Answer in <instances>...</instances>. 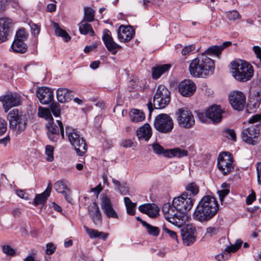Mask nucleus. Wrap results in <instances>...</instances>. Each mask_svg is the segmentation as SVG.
<instances>
[{"label": "nucleus", "mask_w": 261, "mask_h": 261, "mask_svg": "<svg viewBox=\"0 0 261 261\" xmlns=\"http://www.w3.org/2000/svg\"><path fill=\"white\" fill-rule=\"evenodd\" d=\"M218 209V202L214 197L204 196L195 208L194 218L200 222L207 221L216 214Z\"/></svg>", "instance_id": "f257e3e1"}, {"label": "nucleus", "mask_w": 261, "mask_h": 261, "mask_svg": "<svg viewBox=\"0 0 261 261\" xmlns=\"http://www.w3.org/2000/svg\"><path fill=\"white\" fill-rule=\"evenodd\" d=\"M189 69L193 77L205 78L213 74L215 64L212 59L201 54L192 60Z\"/></svg>", "instance_id": "f03ea898"}, {"label": "nucleus", "mask_w": 261, "mask_h": 261, "mask_svg": "<svg viewBox=\"0 0 261 261\" xmlns=\"http://www.w3.org/2000/svg\"><path fill=\"white\" fill-rule=\"evenodd\" d=\"M231 72L233 76L240 82L247 81L253 75V69L251 64L242 60L232 63Z\"/></svg>", "instance_id": "7ed1b4c3"}, {"label": "nucleus", "mask_w": 261, "mask_h": 261, "mask_svg": "<svg viewBox=\"0 0 261 261\" xmlns=\"http://www.w3.org/2000/svg\"><path fill=\"white\" fill-rule=\"evenodd\" d=\"M10 128L21 133L24 132L27 126L28 116L25 113L17 109H14L10 111L8 115Z\"/></svg>", "instance_id": "20e7f679"}, {"label": "nucleus", "mask_w": 261, "mask_h": 261, "mask_svg": "<svg viewBox=\"0 0 261 261\" xmlns=\"http://www.w3.org/2000/svg\"><path fill=\"white\" fill-rule=\"evenodd\" d=\"M65 132L71 145L74 147L76 153L79 155L84 156L87 150L85 140L75 129L69 126L65 127Z\"/></svg>", "instance_id": "39448f33"}, {"label": "nucleus", "mask_w": 261, "mask_h": 261, "mask_svg": "<svg viewBox=\"0 0 261 261\" xmlns=\"http://www.w3.org/2000/svg\"><path fill=\"white\" fill-rule=\"evenodd\" d=\"M195 201L191 195L187 192H184L180 196L175 197L173 200V206L180 214H185L191 210Z\"/></svg>", "instance_id": "423d86ee"}, {"label": "nucleus", "mask_w": 261, "mask_h": 261, "mask_svg": "<svg viewBox=\"0 0 261 261\" xmlns=\"http://www.w3.org/2000/svg\"><path fill=\"white\" fill-rule=\"evenodd\" d=\"M162 211L165 218L169 222L177 227H182L184 223L182 214L176 210L173 202L172 205L169 203L164 204L162 207Z\"/></svg>", "instance_id": "0eeeda50"}, {"label": "nucleus", "mask_w": 261, "mask_h": 261, "mask_svg": "<svg viewBox=\"0 0 261 261\" xmlns=\"http://www.w3.org/2000/svg\"><path fill=\"white\" fill-rule=\"evenodd\" d=\"M154 127L159 132L169 134L174 127V122L172 118L167 114H160L155 118Z\"/></svg>", "instance_id": "6e6552de"}, {"label": "nucleus", "mask_w": 261, "mask_h": 261, "mask_svg": "<svg viewBox=\"0 0 261 261\" xmlns=\"http://www.w3.org/2000/svg\"><path fill=\"white\" fill-rule=\"evenodd\" d=\"M170 92L163 85H160L154 95L153 107L155 109H164L170 101Z\"/></svg>", "instance_id": "1a4fd4ad"}, {"label": "nucleus", "mask_w": 261, "mask_h": 261, "mask_svg": "<svg viewBox=\"0 0 261 261\" xmlns=\"http://www.w3.org/2000/svg\"><path fill=\"white\" fill-rule=\"evenodd\" d=\"M179 125L185 128L192 127L195 124L194 116L192 112L186 107L177 110L176 112Z\"/></svg>", "instance_id": "9d476101"}, {"label": "nucleus", "mask_w": 261, "mask_h": 261, "mask_svg": "<svg viewBox=\"0 0 261 261\" xmlns=\"http://www.w3.org/2000/svg\"><path fill=\"white\" fill-rule=\"evenodd\" d=\"M259 124H250L242 129V139L249 144L255 145L257 144L256 139L259 137Z\"/></svg>", "instance_id": "9b49d317"}, {"label": "nucleus", "mask_w": 261, "mask_h": 261, "mask_svg": "<svg viewBox=\"0 0 261 261\" xmlns=\"http://www.w3.org/2000/svg\"><path fill=\"white\" fill-rule=\"evenodd\" d=\"M46 127L48 129L47 133L48 138L53 142L57 141L60 134L62 138H64V127L62 122L57 120V124L53 122V120L48 121L46 124Z\"/></svg>", "instance_id": "f8f14e48"}, {"label": "nucleus", "mask_w": 261, "mask_h": 261, "mask_svg": "<svg viewBox=\"0 0 261 261\" xmlns=\"http://www.w3.org/2000/svg\"><path fill=\"white\" fill-rule=\"evenodd\" d=\"M21 96L17 93H8L1 97L5 111L7 112L11 108L21 104Z\"/></svg>", "instance_id": "ddd939ff"}, {"label": "nucleus", "mask_w": 261, "mask_h": 261, "mask_svg": "<svg viewBox=\"0 0 261 261\" xmlns=\"http://www.w3.org/2000/svg\"><path fill=\"white\" fill-rule=\"evenodd\" d=\"M230 105L234 110L242 111L246 105V97L240 91H233L228 96Z\"/></svg>", "instance_id": "4468645a"}, {"label": "nucleus", "mask_w": 261, "mask_h": 261, "mask_svg": "<svg viewBox=\"0 0 261 261\" xmlns=\"http://www.w3.org/2000/svg\"><path fill=\"white\" fill-rule=\"evenodd\" d=\"M232 163V158L226 153L219 155L218 168L224 175H226L233 169Z\"/></svg>", "instance_id": "2eb2a0df"}, {"label": "nucleus", "mask_w": 261, "mask_h": 261, "mask_svg": "<svg viewBox=\"0 0 261 261\" xmlns=\"http://www.w3.org/2000/svg\"><path fill=\"white\" fill-rule=\"evenodd\" d=\"M100 206L104 214L109 218L118 219V216L114 209L110 197L107 195L102 194L100 198Z\"/></svg>", "instance_id": "dca6fc26"}, {"label": "nucleus", "mask_w": 261, "mask_h": 261, "mask_svg": "<svg viewBox=\"0 0 261 261\" xmlns=\"http://www.w3.org/2000/svg\"><path fill=\"white\" fill-rule=\"evenodd\" d=\"M196 90L195 84L191 80H185L181 81L178 85V91L184 97H190L194 94Z\"/></svg>", "instance_id": "f3484780"}, {"label": "nucleus", "mask_w": 261, "mask_h": 261, "mask_svg": "<svg viewBox=\"0 0 261 261\" xmlns=\"http://www.w3.org/2000/svg\"><path fill=\"white\" fill-rule=\"evenodd\" d=\"M36 94L40 102L43 105L48 104L54 99L53 90L46 87L38 88Z\"/></svg>", "instance_id": "a211bd4d"}, {"label": "nucleus", "mask_w": 261, "mask_h": 261, "mask_svg": "<svg viewBox=\"0 0 261 261\" xmlns=\"http://www.w3.org/2000/svg\"><path fill=\"white\" fill-rule=\"evenodd\" d=\"M243 242L241 240H236L233 244L227 246L224 251L215 256V258L218 261H224L230 256V254L234 253L240 248Z\"/></svg>", "instance_id": "6ab92c4d"}, {"label": "nucleus", "mask_w": 261, "mask_h": 261, "mask_svg": "<svg viewBox=\"0 0 261 261\" xmlns=\"http://www.w3.org/2000/svg\"><path fill=\"white\" fill-rule=\"evenodd\" d=\"M102 39L108 50L113 55L116 54L117 50L121 48L119 45L114 41L111 32L107 29L103 30Z\"/></svg>", "instance_id": "aec40b11"}, {"label": "nucleus", "mask_w": 261, "mask_h": 261, "mask_svg": "<svg viewBox=\"0 0 261 261\" xmlns=\"http://www.w3.org/2000/svg\"><path fill=\"white\" fill-rule=\"evenodd\" d=\"M102 39L108 50L113 55L116 54L117 50L121 48L119 45L114 41L111 32L107 29L103 30Z\"/></svg>", "instance_id": "412c9836"}, {"label": "nucleus", "mask_w": 261, "mask_h": 261, "mask_svg": "<svg viewBox=\"0 0 261 261\" xmlns=\"http://www.w3.org/2000/svg\"><path fill=\"white\" fill-rule=\"evenodd\" d=\"M223 112L224 111L219 105H214L206 110L205 114L206 117L214 123H218L222 120V114Z\"/></svg>", "instance_id": "4be33fe9"}, {"label": "nucleus", "mask_w": 261, "mask_h": 261, "mask_svg": "<svg viewBox=\"0 0 261 261\" xmlns=\"http://www.w3.org/2000/svg\"><path fill=\"white\" fill-rule=\"evenodd\" d=\"M118 38L121 42H128L135 35V31L130 26L120 25L118 29Z\"/></svg>", "instance_id": "5701e85b"}, {"label": "nucleus", "mask_w": 261, "mask_h": 261, "mask_svg": "<svg viewBox=\"0 0 261 261\" xmlns=\"http://www.w3.org/2000/svg\"><path fill=\"white\" fill-rule=\"evenodd\" d=\"M183 243L186 246L193 244L196 238V229H180Z\"/></svg>", "instance_id": "b1692460"}, {"label": "nucleus", "mask_w": 261, "mask_h": 261, "mask_svg": "<svg viewBox=\"0 0 261 261\" xmlns=\"http://www.w3.org/2000/svg\"><path fill=\"white\" fill-rule=\"evenodd\" d=\"M138 210L142 213L147 214L150 218L155 217L159 214V208L154 204L146 203L140 205Z\"/></svg>", "instance_id": "393cba45"}, {"label": "nucleus", "mask_w": 261, "mask_h": 261, "mask_svg": "<svg viewBox=\"0 0 261 261\" xmlns=\"http://www.w3.org/2000/svg\"><path fill=\"white\" fill-rule=\"evenodd\" d=\"M231 45L230 41L224 42L221 45H213L209 47L204 53L205 55L215 56L219 58L222 50L227 47Z\"/></svg>", "instance_id": "a878e982"}, {"label": "nucleus", "mask_w": 261, "mask_h": 261, "mask_svg": "<svg viewBox=\"0 0 261 261\" xmlns=\"http://www.w3.org/2000/svg\"><path fill=\"white\" fill-rule=\"evenodd\" d=\"M136 135L139 140L148 141L152 136V129L150 125L145 123L137 129Z\"/></svg>", "instance_id": "bb28decb"}, {"label": "nucleus", "mask_w": 261, "mask_h": 261, "mask_svg": "<svg viewBox=\"0 0 261 261\" xmlns=\"http://www.w3.org/2000/svg\"><path fill=\"white\" fill-rule=\"evenodd\" d=\"M89 213L91 218L95 224H98L100 223L101 221V215L99 207L95 202H93L92 204L90 205Z\"/></svg>", "instance_id": "cd10ccee"}, {"label": "nucleus", "mask_w": 261, "mask_h": 261, "mask_svg": "<svg viewBox=\"0 0 261 261\" xmlns=\"http://www.w3.org/2000/svg\"><path fill=\"white\" fill-rule=\"evenodd\" d=\"M72 92L68 89L60 88L57 90V98L61 103L66 102L71 99L73 96Z\"/></svg>", "instance_id": "c85d7f7f"}, {"label": "nucleus", "mask_w": 261, "mask_h": 261, "mask_svg": "<svg viewBox=\"0 0 261 261\" xmlns=\"http://www.w3.org/2000/svg\"><path fill=\"white\" fill-rule=\"evenodd\" d=\"M52 189V185L50 183L48 184L46 189L41 194H37L35 196L34 201L35 205L43 204L46 202L47 198L49 196Z\"/></svg>", "instance_id": "c756f323"}, {"label": "nucleus", "mask_w": 261, "mask_h": 261, "mask_svg": "<svg viewBox=\"0 0 261 261\" xmlns=\"http://www.w3.org/2000/svg\"><path fill=\"white\" fill-rule=\"evenodd\" d=\"M13 23L12 21L10 19L8 18H0V39L3 40L5 38V33L3 34V36L1 34L2 32H5V34L6 32H10L12 28Z\"/></svg>", "instance_id": "7c9ffc66"}, {"label": "nucleus", "mask_w": 261, "mask_h": 261, "mask_svg": "<svg viewBox=\"0 0 261 261\" xmlns=\"http://www.w3.org/2000/svg\"><path fill=\"white\" fill-rule=\"evenodd\" d=\"M188 154V150L177 147L169 149L168 151L166 153L165 157L169 158L173 157L181 158L187 156Z\"/></svg>", "instance_id": "2f4dec72"}, {"label": "nucleus", "mask_w": 261, "mask_h": 261, "mask_svg": "<svg viewBox=\"0 0 261 261\" xmlns=\"http://www.w3.org/2000/svg\"><path fill=\"white\" fill-rule=\"evenodd\" d=\"M171 67L170 64H164L152 68V76L153 79H158L163 73L168 71Z\"/></svg>", "instance_id": "473e14b6"}, {"label": "nucleus", "mask_w": 261, "mask_h": 261, "mask_svg": "<svg viewBox=\"0 0 261 261\" xmlns=\"http://www.w3.org/2000/svg\"><path fill=\"white\" fill-rule=\"evenodd\" d=\"M11 48L15 53L23 54L27 51L28 46L24 43V41L15 39L12 44Z\"/></svg>", "instance_id": "72a5a7b5"}, {"label": "nucleus", "mask_w": 261, "mask_h": 261, "mask_svg": "<svg viewBox=\"0 0 261 261\" xmlns=\"http://www.w3.org/2000/svg\"><path fill=\"white\" fill-rule=\"evenodd\" d=\"M129 117L132 121L137 123L144 120L145 114L140 110L133 109L129 113Z\"/></svg>", "instance_id": "f704fd0d"}, {"label": "nucleus", "mask_w": 261, "mask_h": 261, "mask_svg": "<svg viewBox=\"0 0 261 261\" xmlns=\"http://www.w3.org/2000/svg\"><path fill=\"white\" fill-rule=\"evenodd\" d=\"M86 21L83 20L79 24V31L81 34L87 35L89 33L91 36H93L95 33L91 24L86 22Z\"/></svg>", "instance_id": "c9c22d12"}, {"label": "nucleus", "mask_w": 261, "mask_h": 261, "mask_svg": "<svg viewBox=\"0 0 261 261\" xmlns=\"http://www.w3.org/2000/svg\"><path fill=\"white\" fill-rule=\"evenodd\" d=\"M124 202L126 208L127 213L131 216H134L136 213L137 203L133 202L128 197L124 198Z\"/></svg>", "instance_id": "e433bc0d"}, {"label": "nucleus", "mask_w": 261, "mask_h": 261, "mask_svg": "<svg viewBox=\"0 0 261 261\" xmlns=\"http://www.w3.org/2000/svg\"><path fill=\"white\" fill-rule=\"evenodd\" d=\"M54 28L55 30L56 34L63 38L65 42H68L71 39V37L68 34L65 30L61 29L58 23H54Z\"/></svg>", "instance_id": "4c0bfd02"}, {"label": "nucleus", "mask_w": 261, "mask_h": 261, "mask_svg": "<svg viewBox=\"0 0 261 261\" xmlns=\"http://www.w3.org/2000/svg\"><path fill=\"white\" fill-rule=\"evenodd\" d=\"M86 231L91 239L98 238L105 240L109 235L108 233L98 231L97 229H86Z\"/></svg>", "instance_id": "58836bf2"}, {"label": "nucleus", "mask_w": 261, "mask_h": 261, "mask_svg": "<svg viewBox=\"0 0 261 261\" xmlns=\"http://www.w3.org/2000/svg\"><path fill=\"white\" fill-rule=\"evenodd\" d=\"M54 189L57 192L62 194L70 190L63 180H59L56 182L54 184Z\"/></svg>", "instance_id": "ea45409f"}, {"label": "nucleus", "mask_w": 261, "mask_h": 261, "mask_svg": "<svg viewBox=\"0 0 261 261\" xmlns=\"http://www.w3.org/2000/svg\"><path fill=\"white\" fill-rule=\"evenodd\" d=\"M95 11L90 7L84 9V20L87 22H92L94 19Z\"/></svg>", "instance_id": "a19ab883"}, {"label": "nucleus", "mask_w": 261, "mask_h": 261, "mask_svg": "<svg viewBox=\"0 0 261 261\" xmlns=\"http://www.w3.org/2000/svg\"><path fill=\"white\" fill-rule=\"evenodd\" d=\"M38 114L40 117L45 118L46 120H48V122L51 121V120H53L50 112L47 109L39 108Z\"/></svg>", "instance_id": "79ce46f5"}, {"label": "nucleus", "mask_w": 261, "mask_h": 261, "mask_svg": "<svg viewBox=\"0 0 261 261\" xmlns=\"http://www.w3.org/2000/svg\"><path fill=\"white\" fill-rule=\"evenodd\" d=\"M186 190L187 193L190 192L193 198L199 192V187L195 182H191L186 186Z\"/></svg>", "instance_id": "37998d69"}, {"label": "nucleus", "mask_w": 261, "mask_h": 261, "mask_svg": "<svg viewBox=\"0 0 261 261\" xmlns=\"http://www.w3.org/2000/svg\"><path fill=\"white\" fill-rule=\"evenodd\" d=\"M152 148L153 152L158 155L163 154L164 156H165L166 153L168 151L169 149H165L163 147H162L159 143H153L152 144Z\"/></svg>", "instance_id": "c03bdc74"}, {"label": "nucleus", "mask_w": 261, "mask_h": 261, "mask_svg": "<svg viewBox=\"0 0 261 261\" xmlns=\"http://www.w3.org/2000/svg\"><path fill=\"white\" fill-rule=\"evenodd\" d=\"M227 18L231 21H234L240 18L241 16L237 11H230L226 13Z\"/></svg>", "instance_id": "a18cd8bd"}, {"label": "nucleus", "mask_w": 261, "mask_h": 261, "mask_svg": "<svg viewBox=\"0 0 261 261\" xmlns=\"http://www.w3.org/2000/svg\"><path fill=\"white\" fill-rule=\"evenodd\" d=\"M28 34L24 29H20L16 34L15 38L25 41L27 39Z\"/></svg>", "instance_id": "49530a36"}, {"label": "nucleus", "mask_w": 261, "mask_h": 261, "mask_svg": "<svg viewBox=\"0 0 261 261\" xmlns=\"http://www.w3.org/2000/svg\"><path fill=\"white\" fill-rule=\"evenodd\" d=\"M45 153L47 156V160L51 162L54 160V147L51 145H47L45 148Z\"/></svg>", "instance_id": "de8ad7c7"}, {"label": "nucleus", "mask_w": 261, "mask_h": 261, "mask_svg": "<svg viewBox=\"0 0 261 261\" xmlns=\"http://www.w3.org/2000/svg\"><path fill=\"white\" fill-rule=\"evenodd\" d=\"M51 111L56 117H58L60 115L61 110L60 105L57 103H53L50 105Z\"/></svg>", "instance_id": "09e8293b"}, {"label": "nucleus", "mask_w": 261, "mask_h": 261, "mask_svg": "<svg viewBox=\"0 0 261 261\" xmlns=\"http://www.w3.org/2000/svg\"><path fill=\"white\" fill-rule=\"evenodd\" d=\"M3 252L7 255L13 256L15 254V251L9 245H4L2 247Z\"/></svg>", "instance_id": "8fccbe9b"}, {"label": "nucleus", "mask_w": 261, "mask_h": 261, "mask_svg": "<svg viewBox=\"0 0 261 261\" xmlns=\"http://www.w3.org/2000/svg\"><path fill=\"white\" fill-rule=\"evenodd\" d=\"M56 249V246L52 243H48L46 244L45 253L47 255L53 254Z\"/></svg>", "instance_id": "3c124183"}, {"label": "nucleus", "mask_w": 261, "mask_h": 261, "mask_svg": "<svg viewBox=\"0 0 261 261\" xmlns=\"http://www.w3.org/2000/svg\"><path fill=\"white\" fill-rule=\"evenodd\" d=\"M7 129V123L5 120L0 117V136L3 135L6 132Z\"/></svg>", "instance_id": "603ef678"}, {"label": "nucleus", "mask_w": 261, "mask_h": 261, "mask_svg": "<svg viewBox=\"0 0 261 261\" xmlns=\"http://www.w3.org/2000/svg\"><path fill=\"white\" fill-rule=\"evenodd\" d=\"M31 32L34 36H37L40 31V28L36 24L32 23L30 24Z\"/></svg>", "instance_id": "864d4df0"}, {"label": "nucleus", "mask_w": 261, "mask_h": 261, "mask_svg": "<svg viewBox=\"0 0 261 261\" xmlns=\"http://www.w3.org/2000/svg\"><path fill=\"white\" fill-rule=\"evenodd\" d=\"M195 48V47L194 44L186 46L182 49L181 54L183 56L187 55L192 51L194 50Z\"/></svg>", "instance_id": "5fc2aeb1"}, {"label": "nucleus", "mask_w": 261, "mask_h": 261, "mask_svg": "<svg viewBox=\"0 0 261 261\" xmlns=\"http://www.w3.org/2000/svg\"><path fill=\"white\" fill-rule=\"evenodd\" d=\"M225 133L226 137L231 139L233 141H236V135L233 130L228 129L225 131Z\"/></svg>", "instance_id": "6e6d98bb"}, {"label": "nucleus", "mask_w": 261, "mask_h": 261, "mask_svg": "<svg viewBox=\"0 0 261 261\" xmlns=\"http://www.w3.org/2000/svg\"><path fill=\"white\" fill-rule=\"evenodd\" d=\"M261 119V114H256L253 116L249 120V125L250 124H253L255 123L258 122Z\"/></svg>", "instance_id": "4d7b16f0"}, {"label": "nucleus", "mask_w": 261, "mask_h": 261, "mask_svg": "<svg viewBox=\"0 0 261 261\" xmlns=\"http://www.w3.org/2000/svg\"><path fill=\"white\" fill-rule=\"evenodd\" d=\"M220 201L222 202L224 198L229 193L228 189H224L218 191Z\"/></svg>", "instance_id": "13d9d810"}, {"label": "nucleus", "mask_w": 261, "mask_h": 261, "mask_svg": "<svg viewBox=\"0 0 261 261\" xmlns=\"http://www.w3.org/2000/svg\"><path fill=\"white\" fill-rule=\"evenodd\" d=\"M256 168L257 173L258 183L261 185V162H258L256 164Z\"/></svg>", "instance_id": "bf43d9fd"}, {"label": "nucleus", "mask_w": 261, "mask_h": 261, "mask_svg": "<svg viewBox=\"0 0 261 261\" xmlns=\"http://www.w3.org/2000/svg\"><path fill=\"white\" fill-rule=\"evenodd\" d=\"M16 194L22 199H24L25 200H28L29 199L28 194L26 193L22 190H17L16 191Z\"/></svg>", "instance_id": "052dcab7"}, {"label": "nucleus", "mask_w": 261, "mask_h": 261, "mask_svg": "<svg viewBox=\"0 0 261 261\" xmlns=\"http://www.w3.org/2000/svg\"><path fill=\"white\" fill-rule=\"evenodd\" d=\"M255 199V194L254 191H252V193L249 194L246 198V204L248 205L251 204Z\"/></svg>", "instance_id": "680f3d73"}, {"label": "nucleus", "mask_w": 261, "mask_h": 261, "mask_svg": "<svg viewBox=\"0 0 261 261\" xmlns=\"http://www.w3.org/2000/svg\"><path fill=\"white\" fill-rule=\"evenodd\" d=\"M133 142L130 139H125L122 141L121 145L125 148L130 147L132 146Z\"/></svg>", "instance_id": "e2e57ef3"}, {"label": "nucleus", "mask_w": 261, "mask_h": 261, "mask_svg": "<svg viewBox=\"0 0 261 261\" xmlns=\"http://www.w3.org/2000/svg\"><path fill=\"white\" fill-rule=\"evenodd\" d=\"M253 49L261 63V48L258 46H254L253 47Z\"/></svg>", "instance_id": "0e129e2a"}, {"label": "nucleus", "mask_w": 261, "mask_h": 261, "mask_svg": "<svg viewBox=\"0 0 261 261\" xmlns=\"http://www.w3.org/2000/svg\"><path fill=\"white\" fill-rule=\"evenodd\" d=\"M102 188L100 184H99L96 187L91 189V191L94 192L95 194L97 196L99 193L102 191Z\"/></svg>", "instance_id": "69168bd1"}, {"label": "nucleus", "mask_w": 261, "mask_h": 261, "mask_svg": "<svg viewBox=\"0 0 261 261\" xmlns=\"http://www.w3.org/2000/svg\"><path fill=\"white\" fill-rule=\"evenodd\" d=\"M165 231L166 233H168L171 238L176 241L177 240L176 233L174 231L170 229H165Z\"/></svg>", "instance_id": "338daca9"}, {"label": "nucleus", "mask_w": 261, "mask_h": 261, "mask_svg": "<svg viewBox=\"0 0 261 261\" xmlns=\"http://www.w3.org/2000/svg\"><path fill=\"white\" fill-rule=\"evenodd\" d=\"M70 190H69L66 192H65L63 195H64L65 198L69 203H72V199L70 196Z\"/></svg>", "instance_id": "774afa93"}]
</instances>
